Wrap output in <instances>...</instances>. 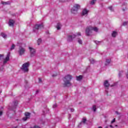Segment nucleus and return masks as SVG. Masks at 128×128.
<instances>
[{"instance_id":"1","label":"nucleus","mask_w":128,"mask_h":128,"mask_svg":"<svg viewBox=\"0 0 128 128\" xmlns=\"http://www.w3.org/2000/svg\"><path fill=\"white\" fill-rule=\"evenodd\" d=\"M72 76L69 74L66 75L64 77L63 80L64 82V84L66 86H72L70 81L72 80Z\"/></svg>"},{"instance_id":"2","label":"nucleus","mask_w":128,"mask_h":128,"mask_svg":"<svg viewBox=\"0 0 128 128\" xmlns=\"http://www.w3.org/2000/svg\"><path fill=\"white\" fill-rule=\"evenodd\" d=\"M92 30L94 32H98V28L96 27H92V26H90L87 27L86 28V36H90V34L92 32Z\"/></svg>"},{"instance_id":"3","label":"nucleus","mask_w":128,"mask_h":128,"mask_svg":"<svg viewBox=\"0 0 128 128\" xmlns=\"http://www.w3.org/2000/svg\"><path fill=\"white\" fill-rule=\"evenodd\" d=\"M17 46H18L20 47L18 52L20 56H22L24 54V52H26V49L23 48V46H26V44L22 43L18 44Z\"/></svg>"},{"instance_id":"4","label":"nucleus","mask_w":128,"mask_h":128,"mask_svg":"<svg viewBox=\"0 0 128 128\" xmlns=\"http://www.w3.org/2000/svg\"><path fill=\"white\" fill-rule=\"evenodd\" d=\"M30 66V62H28L24 63L21 68L22 70L24 72H28V67Z\"/></svg>"},{"instance_id":"5","label":"nucleus","mask_w":128,"mask_h":128,"mask_svg":"<svg viewBox=\"0 0 128 128\" xmlns=\"http://www.w3.org/2000/svg\"><path fill=\"white\" fill-rule=\"evenodd\" d=\"M80 6L78 4H75L73 8H72L71 12L72 14H76L78 12V10H80Z\"/></svg>"},{"instance_id":"6","label":"nucleus","mask_w":128,"mask_h":128,"mask_svg":"<svg viewBox=\"0 0 128 128\" xmlns=\"http://www.w3.org/2000/svg\"><path fill=\"white\" fill-rule=\"evenodd\" d=\"M80 36V32H78L76 35L73 34L72 36H68V42H72V38H74L76 36Z\"/></svg>"},{"instance_id":"7","label":"nucleus","mask_w":128,"mask_h":128,"mask_svg":"<svg viewBox=\"0 0 128 128\" xmlns=\"http://www.w3.org/2000/svg\"><path fill=\"white\" fill-rule=\"evenodd\" d=\"M40 28H44V24H36L34 27L33 30L34 32H36V30H40Z\"/></svg>"},{"instance_id":"8","label":"nucleus","mask_w":128,"mask_h":128,"mask_svg":"<svg viewBox=\"0 0 128 128\" xmlns=\"http://www.w3.org/2000/svg\"><path fill=\"white\" fill-rule=\"evenodd\" d=\"M29 50L30 51L31 56H36V50H34V48L32 47H29Z\"/></svg>"},{"instance_id":"9","label":"nucleus","mask_w":128,"mask_h":128,"mask_svg":"<svg viewBox=\"0 0 128 128\" xmlns=\"http://www.w3.org/2000/svg\"><path fill=\"white\" fill-rule=\"evenodd\" d=\"M10 52L8 53L6 58L4 59L3 64H6V62H8V60H10Z\"/></svg>"},{"instance_id":"10","label":"nucleus","mask_w":128,"mask_h":128,"mask_svg":"<svg viewBox=\"0 0 128 128\" xmlns=\"http://www.w3.org/2000/svg\"><path fill=\"white\" fill-rule=\"evenodd\" d=\"M30 114L28 112L25 113V117L23 118V120L26 122L28 120V118H30Z\"/></svg>"},{"instance_id":"11","label":"nucleus","mask_w":128,"mask_h":128,"mask_svg":"<svg viewBox=\"0 0 128 128\" xmlns=\"http://www.w3.org/2000/svg\"><path fill=\"white\" fill-rule=\"evenodd\" d=\"M88 10H86V9H84L82 10V16H88Z\"/></svg>"},{"instance_id":"12","label":"nucleus","mask_w":128,"mask_h":128,"mask_svg":"<svg viewBox=\"0 0 128 128\" xmlns=\"http://www.w3.org/2000/svg\"><path fill=\"white\" fill-rule=\"evenodd\" d=\"M14 20H9L8 24L10 26H14Z\"/></svg>"},{"instance_id":"13","label":"nucleus","mask_w":128,"mask_h":128,"mask_svg":"<svg viewBox=\"0 0 128 128\" xmlns=\"http://www.w3.org/2000/svg\"><path fill=\"white\" fill-rule=\"evenodd\" d=\"M104 86L105 87V88H108V86H110V83H108V80H105L104 82Z\"/></svg>"},{"instance_id":"14","label":"nucleus","mask_w":128,"mask_h":128,"mask_svg":"<svg viewBox=\"0 0 128 128\" xmlns=\"http://www.w3.org/2000/svg\"><path fill=\"white\" fill-rule=\"evenodd\" d=\"M4 54H0V64L2 62V60H4Z\"/></svg>"},{"instance_id":"15","label":"nucleus","mask_w":128,"mask_h":128,"mask_svg":"<svg viewBox=\"0 0 128 128\" xmlns=\"http://www.w3.org/2000/svg\"><path fill=\"white\" fill-rule=\"evenodd\" d=\"M118 36V32L113 31L112 32V36H113V38H115V36Z\"/></svg>"},{"instance_id":"16","label":"nucleus","mask_w":128,"mask_h":128,"mask_svg":"<svg viewBox=\"0 0 128 128\" xmlns=\"http://www.w3.org/2000/svg\"><path fill=\"white\" fill-rule=\"evenodd\" d=\"M110 59H106L105 62V66H108V64H110Z\"/></svg>"},{"instance_id":"17","label":"nucleus","mask_w":128,"mask_h":128,"mask_svg":"<svg viewBox=\"0 0 128 128\" xmlns=\"http://www.w3.org/2000/svg\"><path fill=\"white\" fill-rule=\"evenodd\" d=\"M56 28L57 30H60V28H62V24H60V23H58L57 24Z\"/></svg>"},{"instance_id":"18","label":"nucleus","mask_w":128,"mask_h":128,"mask_svg":"<svg viewBox=\"0 0 128 128\" xmlns=\"http://www.w3.org/2000/svg\"><path fill=\"white\" fill-rule=\"evenodd\" d=\"M2 4H4V6H6V4H10V2H2Z\"/></svg>"},{"instance_id":"19","label":"nucleus","mask_w":128,"mask_h":128,"mask_svg":"<svg viewBox=\"0 0 128 128\" xmlns=\"http://www.w3.org/2000/svg\"><path fill=\"white\" fill-rule=\"evenodd\" d=\"M77 80H81L82 78V76H77L76 77Z\"/></svg>"},{"instance_id":"20","label":"nucleus","mask_w":128,"mask_h":128,"mask_svg":"<svg viewBox=\"0 0 128 128\" xmlns=\"http://www.w3.org/2000/svg\"><path fill=\"white\" fill-rule=\"evenodd\" d=\"M1 36H2L4 38H6V34L4 32L1 33Z\"/></svg>"},{"instance_id":"21","label":"nucleus","mask_w":128,"mask_h":128,"mask_svg":"<svg viewBox=\"0 0 128 128\" xmlns=\"http://www.w3.org/2000/svg\"><path fill=\"white\" fill-rule=\"evenodd\" d=\"M86 118H84L80 123V124H86Z\"/></svg>"},{"instance_id":"22","label":"nucleus","mask_w":128,"mask_h":128,"mask_svg":"<svg viewBox=\"0 0 128 128\" xmlns=\"http://www.w3.org/2000/svg\"><path fill=\"white\" fill-rule=\"evenodd\" d=\"M90 60L91 64H94V58H90Z\"/></svg>"},{"instance_id":"23","label":"nucleus","mask_w":128,"mask_h":128,"mask_svg":"<svg viewBox=\"0 0 128 128\" xmlns=\"http://www.w3.org/2000/svg\"><path fill=\"white\" fill-rule=\"evenodd\" d=\"M96 2V0H92L90 2L91 4H94Z\"/></svg>"},{"instance_id":"24","label":"nucleus","mask_w":128,"mask_h":128,"mask_svg":"<svg viewBox=\"0 0 128 128\" xmlns=\"http://www.w3.org/2000/svg\"><path fill=\"white\" fill-rule=\"evenodd\" d=\"M37 42L38 45L40 44V42H42V39H38Z\"/></svg>"},{"instance_id":"25","label":"nucleus","mask_w":128,"mask_h":128,"mask_svg":"<svg viewBox=\"0 0 128 128\" xmlns=\"http://www.w3.org/2000/svg\"><path fill=\"white\" fill-rule=\"evenodd\" d=\"M15 47H16V46H14V44H12L10 48V50H14Z\"/></svg>"},{"instance_id":"26","label":"nucleus","mask_w":128,"mask_h":128,"mask_svg":"<svg viewBox=\"0 0 128 128\" xmlns=\"http://www.w3.org/2000/svg\"><path fill=\"white\" fill-rule=\"evenodd\" d=\"M92 110H93L94 112H96V107L95 105L93 106Z\"/></svg>"},{"instance_id":"27","label":"nucleus","mask_w":128,"mask_h":128,"mask_svg":"<svg viewBox=\"0 0 128 128\" xmlns=\"http://www.w3.org/2000/svg\"><path fill=\"white\" fill-rule=\"evenodd\" d=\"M78 44H82V40L80 39H78Z\"/></svg>"},{"instance_id":"28","label":"nucleus","mask_w":128,"mask_h":128,"mask_svg":"<svg viewBox=\"0 0 128 128\" xmlns=\"http://www.w3.org/2000/svg\"><path fill=\"white\" fill-rule=\"evenodd\" d=\"M62 2H68V0H60Z\"/></svg>"},{"instance_id":"29","label":"nucleus","mask_w":128,"mask_h":128,"mask_svg":"<svg viewBox=\"0 0 128 128\" xmlns=\"http://www.w3.org/2000/svg\"><path fill=\"white\" fill-rule=\"evenodd\" d=\"M109 10H111V12H112L114 10V9L112 8V6H110Z\"/></svg>"},{"instance_id":"30","label":"nucleus","mask_w":128,"mask_h":128,"mask_svg":"<svg viewBox=\"0 0 128 128\" xmlns=\"http://www.w3.org/2000/svg\"><path fill=\"white\" fill-rule=\"evenodd\" d=\"M128 22H124L123 23V26H127Z\"/></svg>"},{"instance_id":"31","label":"nucleus","mask_w":128,"mask_h":128,"mask_svg":"<svg viewBox=\"0 0 128 128\" xmlns=\"http://www.w3.org/2000/svg\"><path fill=\"white\" fill-rule=\"evenodd\" d=\"M100 42H98V41H95V44H100Z\"/></svg>"},{"instance_id":"32","label":"nucleus","mask_w":128,"mask_h":128,"mask_svg":"<svg viewBox=\"0 0 128 128\" xmlns=\"http://www.w3.org/2000/svg\"><path fill=\"white\" fill-rule=\"evenodd\" d=\"M116 122V118H114L111 122L112 124H114Z\"/></svg>"},{"instance_id":"33","label":"nucleus","mask_w":128,"mask_h":128,"mask_svg":"<svg viewBox=\"0 0 128 128\" xmlns=\"http://www.w3.org/2000/svg\"><path fill=\"white\" fill-rule=\"evenodd\" d=\"M18 101H16L14 104V106H18Z\"/></svg>"},{"instance_id":"34","label":"nucleus","mask_w":128,"mask_h":128,"mask_svg":"<svg viewBox=\"0 0 128 128\" xmlns=\"http://www.w3.org/2000/svg\"><path fill=\"white\" fill-rule=\"evenodd\" d=\"M124 8H123L122 9V10L124 11V10H126V6H124Z\"/></svg>"},{"instance_id":"35","label":"nucleus","mask_w":128,"mask_h":128,"mask_svg":"<svg viewBox=\"0 0 128 128\" xmlns=\"http://www.w3.org/2000/svg\"><path fill=\"white\" fill-rule=\"evenodd\" d=\"M33 128H40L38 126H35Z\"/></svg>"},{"instance_id":"36","label":"nucleus","mask_w":128,"mask_h":128,"mask_svg":"<svg viewBox=\"0 0 128 128\" xmlns=\"http://www.w3.org/2000/svg\"><path fill=\"white\" fill-rule=\"evenodd\" d=\"M70 112H74V110L71 108L70 109Z\"/></svg>"},{"instance_id":"37","label":"nucleus","mask_w":128,"mask_h":128,"mask_svg":"<svg viewBox=\"0 0 128 128\" xmlns=\"http://www.w3.org/2000/svg\"><path fill=\"white\" fill-rule=\"evenodd\" d=\"M53 108H56V104H54V105H53Z\"/></svg>"},{"instance_id":"38","label":"nucleus","mask_w":128,"mask_h":128,"mask_svg":"<svg viewBox=\"0 0 128 128\" xmlns=\"http://www.w3.org/2000/svg\"><path fill=\"white\" fill-rule=\"evenodd\" d=\"M39 82H42V78H39Z\"/></svg>"},{"instance_id":"39","label":"nucleus","mask_w":128,"mask_h":128,"mask_svg":"<svg viewBox=\"0 0 128 128\" xmlns=\"http://www.w3.org/2000/svg\"><path fill=\"white\" fill-rule=\"evenodd\" d=\"M2 114V112L0 111V116Z\"/></svg>"},{"instance_id":"40","label":"nucleus","mask_w":128,"mask_h":128,"mask_svg":"<svg viewBox=\"0 0 128 128\" xmlns=\"http://www.w3.org/2000/svg\"><path fill=\"white\" fill-rule=\"evenodd\" d=\"M56 75H52V76H56Z\"/></svg>"},{"instance_id":"41","label":"nucleus","mask_w":128,"mask_h":128,"mask_svg":"<svg viewBox=\"0 0 128 128\" xmlns=\"http://www.w3.org/2000/svg\"><path fill=\"white\" fill-rule=\"evenodd\" d=\"M110 128H112V126L110 125Z\"/></svg>"},{"instance_id":"42","label":"nucleus","mask_w":128,"mask_h":128,"mask_svg":"<svg viewBox=\"0 0 128 128\" xmlns=\"http://www.w3.org/2000/svg\"><path fill=\"white\" fill-rule=\"evenodd\" d=\"M98 128H102V126H99Z\"/></svg>"},{"instance_id":"43","label":"nucleus","mask_w":128,"mask_h":128,"mask_svg":"<svg viewBox=\"0 0 128 128\" xmlns=\"http://www.w3.org/2000/svg\"><path fill=\"white\" fill-rule=\"evenodd\" d=\"M38 91H36V94H38Z\"/></svg>"},{"instance_id":"44","label":"nucleus","mask_w":128,"mask_h":128,"mask_svg":"<svg viewBox=\"0 0 128 128\" xmlns=\"http://www.w3.org/2000/svg\"><path fill=\"white\" fill-rule=\"evenodd\" d=\"M105 128H108V126L106 127Z\"/></svg>"},{"instance_id":"45","label":"nucleus","mask_w":128,"mask_h":128,"mask_svg":"<svg viewBox=\"0 0 128 128\" xmlns=\"http://www.w3.org/2000/svg\"><path fill=\"white\" fill-rule=\"evenodd\" d=\"M118 126L117 125H116V126Z\"/></svg>"}]
</instances>
